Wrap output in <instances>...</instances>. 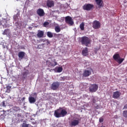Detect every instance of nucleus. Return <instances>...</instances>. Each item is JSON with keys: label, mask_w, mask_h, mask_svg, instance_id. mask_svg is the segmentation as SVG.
Segmentation results:
<instances>
[{"label": "nucleus", "mask_w": 127, "mask_h": 127, "mask_svg": "<svg viewBox=\"0 0 127 127\" xmlns=\"http://www.w3.org/2000/svg\"><path fill=\"white\" fill-rule=\"evenodd\" d=\"M67 114V111L66 110L60 107L59 109L55 111L54 116L56 118H61L63 117H65Z\"/></svg>", "instance_id": "obj_1"}, {"label": "nucleus", "mask_w": 127, "mask_h": 127, "mask_svg": "<svg viewBox=\"0 0 127 127\" xmlns=\"http://www.w3.org/2000/svg\"><path fill=\"white\" fill-rule=\"evenodd\" d=\"M80 42L82 45H85L86 47L89 46V44H91V39L86 36H83L81 37Z\"/></svg>", "instance_id": "obj_2"}, {"label": "nucleus", "mask_w": 127, "mask_h": 127, "mask_svg": "<svg viewBox=\"0 0 127 127\" xmlns=\"http://www.w3.org/2000/svg\"><path fill=\"white\" fill-rule=\"evenodd\" d=\"M46 64L48 67H55L57 65L56 60H52V58H49L46 61Z\"/></svg>", "instance_id": "obj_3"}, {"label": "nucleus", "mask_w": 127, "mask_h": 127, "mask_svg": "<svg viewBox=\"0 0 127 127\" xmlns=\"http://www.w3.org/2000/svg\"><path fill=\"white\" fill-rule=\"evenodd\" d=\"M113 58V59L119 64H122V63H123V62H124L125 61V59L121 58V56H120V54H115Z\"/></svg>", "instance_id": "obj_4"}, {"label": "nucleus", "mask_w": 127, "mask_h": 127, "mask_svg": "<svg viewBox=\"0 0 127 127\" xmlns=\"http://www.w3.org/2000/svg\"><path fill=\"white\" fill-rule=\"evenodd\" d=\"M83 9L84 10H87V11H90V10H93V9L94 8V5L93 4H85L83 7Z\"/></svg>", "instance_id": "obj_5"}, {"label": "nucleus", "mask_w": 127, "mask_h": 127, "mask_svg": "<svg viewBox=\"0 0 127 127\" xmlns=\"http://www.w3.org/2000/svg\"><path fill=\"white\" fill-rule=\"evenodd\" d=\"M80 123V119H74L69 123V126L70 127H76L78 126Z\"/></svg>", "instance_id": "obj_6"}, {"label": "nucleus", "mask_w": 127, "mask_h": 127, "mask_svg": "<svg viewBox=\"0 0 127 127\" xmlns=\"http://www.w3.org/2000/svg\"><path fill=\"white\" fill-rule=\"evenodd\" d=\"M60 86V83L58 81L54 82L51 85V89L54 91H55L59 88Z\"/></svg>", "instance_id": "obj_7"}, {"label": "nucleus", "mask_w": 127, "mask_h": 127, "mask_svg": "<svg viewBox=\"0 0 127 127\" xmlns=\"http://www.w3.org/2000/svg\"><path fill=\"white\" fill-rule=\"evenodd\" d=\"M65 22L67 24H69V25H73V24H74V21H73L72 17H70V16H67L65 17Z\"/></svg>", "instance_id": "obj_8"}, {"label": "nucleus", "mask_w": 127, "mask_h": 127, "mask_svg": "<svg viewBox=\"0 0 127 127\" xmlns=\"http://www.w3.org/2000/svg\"><path fill=\"white\" fill-rule=\"evenodd\" d=\"M99 86L97 84H91L89 88V90L92 93H95L97 90Z\"/></svg>", "instance_id": "obj_9"}, {"label": "nucleus", "mask_w": 127, "mask_h": 127, "mask_svg": "<svg viewBox=\"0 0 127 127\" xmlns=\"http://www.w3.org/2000/svg\"><path fill=\"white\" fill-rule=\"evenodd\" d=\"M92 27L94 29H99V28L101 27V23L97 20L94 21L93 23Z\"/></svg>", "instance_id": "obj_10"}, {"label": "nucleus", "mask_w": 127, "mask_h": 127, "mask_svg": "<svg viewBox=\"0 0 127 127\" xmlns=\"http://www.w3.org/2000/svg\"><path fill=\"white\" fill-rule=\"evenodd\" d=\"M37 13L40 17L44 16V15H45V13L44 12V10H43V9H42V8H39L37 10Z\"/></svg>", "instance_id": "obj_11"}, {"label": "nucleus", "mask_w": 127, "mask_h": 127, "mask_svg": "<svg viewBox=\"0 0 127 127\" xmlns=\"http://www.w3.org/2000/svg\"><path fill=\"white\" fill-rule=\"evenodd\" d=\"M122 93L120 91H116L113 93V98L114 99H119L121 97Z\"/></svg>", "instance_id": "obj_12"}, {"label": "nucleus", "mask_w": 127, "mask_h": 127, "mask_svg": "<svg viewBox=\"0 0 127 127\" xmlns=\"http://www.w3.org/2000/svg\"><path fill=\"white\" fill-rule=\"evenodd\" d=\"M47 6L48 7H53L54 6V1L51 0H48L47 1Z\"/></svg>", "instance_id": "obj_13"}, {"label": "nucleus", "mask_w": 127, "mask_h": 127, "mask_svg": "<svg viewBox=\"0 0 127 127\" xmlns=\"http://www.w3.org/2000/svg\"><path fill=\"white\" fill-rule=\"evenodd\" d=\"M89 50L88 48L85 47L82 51V55L83 56H87L89 54Z\"/></svg>", "instance_id": "obj_14"}, {"label": "nucleus", "mask_w": 127, "mask_h": 127, "mask_svg": "<svg viewBox=\"0 0 127 127\" xmlns=\"http://www.w3.org/2000/svg\"><path fill=\"white\" fill-rule=\"evenodd\" d=\"M91 74L92 72L90 70H85L84 71L82 75L83 77H89Z\"/></svg>", "instance_id": "obj_15"}, {"label": "nucleus", "mask_w": 127, "mask_h": 127, "mask_svg": "<svg viewBox=\"0 0 127 127\" xmlns=\"http://www.w3.org/2000/svg\"><path fill=\"white\" fill-rule=\"evenodd\" d=\"M37 36L39 38H41L43 37V36H44V31H41L40 30H38Z\"/></svg>", "instance_id": "obj_16"}, {"label": "nucleus", "mask_w": 127, "mask_h": 127, "mask_svg": "<svg viewBox=\"0 0 127 127\" xmlns=\"http://www.w3.org/2000/svg\"><path fill=\"white\" fill-rule=\"evenodd\" d=\"M95 1L97 5H98L99 8H101V7H103V4L104 3L103 0H96Z\"/></svg>", "instance_id": "obj_17"}, {"label": "nucleus", "mask_w": 127, "mask_h": 127, "mask_svg": "<svg viewBox=\"0 0 127 127\" xmlns=\"http://www.w3.org/2000/svg\"><path fill=\"white\" fill-rule=\"evenodd\" d=\"M22 75L23 80H25L27 77V75H29V71L26 70V71H23L22 73Z\"/></svg>", "instance_id": "obj_18"}, {"label": "nucleus", "mask_w": 127, "mask_h": 127, "mask_svg": "<svg viewBox=\"0 0 127 127\" xmlns=\"http://www.w3.org/2000/svg\"><path fill=\"white\" fill-rule=\"evenodd\" d=\"M18 56L20 59H23L24 56H25V53L24 52H20L18 53Z\"/></svg>", "instance_id": "obj_19"}, {"label": "nucleus", "mask_w": 127, "mask_h": 127, "mask_svg": "<svg viewBox=\"0 0 127 127\" xmlns=\"http://www.w3.org/2000/svg\"><path fill=\"white\" fill-rule=\"evenodd\" d=\"M29 102L30 104H34L36 102V99L33 97H29Z\"/></svg>", "instance_id": "obj_20"}, {"label": "nucleus", "mask_w": 127, "mask_h": 127, "mask_svg": "<svg viewBox=\"0 0 127 127\" xmlns=\"http://www.w3.org/2000/svg\"><path fill=\"white\" fill-rule=\"evenodd\" d=\"M55 30L56 32H57V33L61 31V29L60 28V26H59V25L55 26Z\"/></svg>", "instance_id": "obj_21"}, {"label": "nucleus", "mask_w": 127, "mask_h": 127, "mask_svg": "<svg viewBox=\"0 0 127 127\" xmlns=\"http://www.w3.org/2000/svg\"><path fill=\"white\" fill-rule=\"evenodd\" d=\"M47 35L48 37H49V38H52V37H53V33L51 32H47Z\"/></svg>", "instance_id": "obj_22"}, {"label": "nucleus", "mask_w": 127, "mask_h": 127, "mask_svg": "<svg viewBox=\"0 0 127 127\" xmlns=\"http://www.w3.org/2000/svg\"><path fill=\"white\" fill-rule=\"evenodd\" d=\"M6 91H5V93H10V89H11V86H9V85H7L6 87Z\"/></svg>", "instance_id": "obj_23"}, {"label": "nucleus", "mask_w": 127, "mask_h": 127, "mask_svg": "<svg viewBox=\"0 0 127 127\" xmlns=\"http://www.w3.org/2000/svg\"><path fill=\"white\" fill-rule=\"evenodd\" d=\"M84 26H85V25L84 24V22H82L80 24L79 27L81 30H84V29H85Z\"/></svg>", "instance_id": "obj_24"}, {"label": "nucleus", "mask_w": 127, "mask_h": 127, "mask_svg": "<svg viewBox=\"0 0 127 127\" xmlns=\"http://www.w3.org/2000/svg\"><path fill=\"white\" fill-rule=\"evenodd\" d=\"M63 71V68L62 67H59L58 68L57 72L58 73H61V72Z\"/></svg>", "instance_id": "obj_25"}, {"label": "nucleus", "mask_w": 127, "mask_h": 127, "mask_svg": "<svg viewBox=\"0 0 127 127\" xmlns=\"http://www.w3.org/2000/svg\"><path fill=\"white\" fill-rule=\"evenodd\" d=\"M44 27H47L48 25H49V22H45L43 24Z\"/></svg>", "instance_id": "obj_26"}, {"label": "nucleus", "mask_w": 127, "mask_h": 127, "mask_svg": "<svg viewBox=\"0 0 127 127\" xmlns=\"http://www.w3.org/2000/svg\"><path fill=\"white\" fill-rule=\"evenodd\" d=\"M123 117H124V118H127V111H123Z\"/></svg>", "instance_id": "obj_27"}, {"label": "nucleus", "mask_w": 127, "mask_h": 127, "mask_svg": "<svg viewBox=\"0 0 127 127\" xmlns=\"http://www.w3.org/2000/svg\"><path fill=\"white\" fill-rule=\"evenodd\" d=\"M8 30L9 29H5L3 31V32L2 33L3 35H6V34H7V33L8 32Z\"/></svg>", "instance_id": "obj_28"}, {"label": "nucleus", "mask_w": 127, "mask_h": 127, "mask_svg": "<svg viewBox=\"0 0 127 127\" xmlns=\"http://www.w3.org/2000/svg\"><path fill=\"white\" fill-rule=\"evenodd\" d=\"M22 127H29V125H28V124H27L26 123H23Z\"/></svg>", "instance_id": "obj_29"}, {"label": "nucleus", "mask_w": 127, "mask_h": 127, "mask_svg": "<svg viewBox=\"0 0 127 127\" xmlns=\"http://www.w3.org/2000/svg\"><path fill=\"white\" fill-rule=\"evenodd\" d=\"M1 104L2 107H4V108L6 107V105H5V101H3L1 103Z\"/></svg>", "instance_id": "obj_30"}, {"label": "nucleus", "mask_w": 127, "mask_h": 127, "mask_svg": "<svg viewBox=\"0 0 127 127\" xmlns=\"http://www.w3.org/2000/svg\"><path fill=\"white\" fill-rule=\"evenodd\" d=\"M20 109H19V107H14V111H20Z\"/></svg>", "instance_id": "obj_31"}, {"label": "nucleus", "mask_w": 127, "mask_h": 127, "mask_svg": "<svg viewBox=\"0 0 127 127\" xmlns=\"http://www.w3.org/2000/svg\"><path fill=\"white\" fill-rule=\"evenodd\" d=\"M91 101L93 104H95L96 102V99H95V97H93Z\"/></svg>", "instance_id": "obj_32"}, {"label": "nucleus", "mask_w": 127, "mask_h": 127, "mask_svg": "<svg viewBox=\"0 0 127 127\" xmlns=\"http://www.w3.org/2000/svg\"><path fill=\"white\" fill-rule=\"evenodd\" d=\"M103 122H104V118H100L99 119V123H103Z\"/></svg>", "instance_id": "obj_33"}, {"label": "nucleus", "mask_w": 127, "mask_h": 127, "mask_svg": "<svg viewBox=\"0 0 127 127\" xmlns=\"http://www.w3.org/2000/svg\"><path fill=\"white\" fill-rule=\"evenodd\" d=\"M95 109H96L97 110H98V109L100 108V106L98 105H96V106H95Z\"/></svg>", "instance_id": "obj_34"}, {"label": "nucleus", "mask_w": 127, "mask_h": 127, "mask_svg": "<svg viewBox=\"0 0 127 127\" xmlns=\"http://www.w3.org/2000/svg\"><path fill=\"white\" fill-rule=\"evenodd\" d=\"M124 110H127V104H126L124 107Z\"/></svg>", "instance_id": "obj_35"}, {"label": "nucleus", "mask_w": 127, "mask_h": 127, "mask_svg": "<svg viewBox=\"0 0 127 127\" xmlns=\"http://www.w3.org/2000/svg\"><path fill=\"white\" fill-rule=\"evenodd\" d=\"M39 42H44V39H40V41H38Z\"/></svg>", "instance_id": "obj_36"}, {"label": "nucleus", "mask_w": 127, "mask_h": 127, "mask_svg": "<svg viewBox=\"0 0 127 127\" xmlns=\"http://www.w3.org/2000/svg\"><path fill=\"white\" fill-rule=\"evenodd\" d=\"M24 100H25V97H23L22 98V101H24Z\"/></svg>", "instance_id": "obj_37"}, {"label": "nucleus", "mask_w": 127, "mask_h": 127, "mask_svg": "<svg viewBox=\"0 0 127 127\" xmlns=\"http://www.w3.org/2000/svg\"><path fill=\"white\" fill-rule=\"evenodd\" d=\"M34 95H36V93H34Z\"/></svg>", "instance_id": "obj_38"}]
</instances>
